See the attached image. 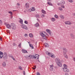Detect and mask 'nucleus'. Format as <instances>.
<instances>
[{
  "mask_svg": "<svg viewBox=\"0 0 75 75\" xmlns=\"http://www.w3.org/2000/svg\"><path fill=\"white\" fill-rule=\"evenodd\" d=\"M6 26L7 28L10 29V28H11L13 29V30H14L16 29V25L14 23H11V25L9 24H7L6 25Z\"/></svg>",
  "mask_w": 75,
  "mask_h": 75,
  "instance_id": "1",
  "label": "nucleus"
},
{
  "mask_svg": "<svg viewBox=\"0 0 75 75\" xmlns=\"http://www.w3.org/2000/svg\"><path fill=\"white\" fill-rule=\"evenodd\" d=\"M55 62L57 64L58 67H61L62 66V64L60 62V59L59 58H57L55 59Z\"/></svg>",
  "mask_w": 75,
  "mask_h": 75,
  "instance_id": "2",
  "label": "nucleus"
},
{
  "mask_svg": "<svg viewBox=\"0 0 75 75\" xmlns=\"http://www.w3.org/2000/svg\"><path fill=\"white\" fill-rule=\"evenodd\" d=\"M21 26H22V28H23V29H25V30H28V28L27 27V26L25 25L24 24H22Z\"/></svg>",
  "mask_w": 75,
  "mask_h": 75,
  "instance_id": "3",
  "label": "nucleus"
},
{
  "mask_svg": "<svg viewBox=\"0 0 75 75\" xmlns=\"http://www.w3.org/2000/svg\"><path fill=\"white\" fill-rule=\"evenodd\" d=\"M3 57V58L4 59H6L7 58V54L6 52H4Z\"/></svg>",
  "mask_w": 75,
  "mask_h": 75,
  "instance_id": "4",
  "label": "nucleus"
},
{
  "mask_svg": "<svg viewBox=\"0 0 75 75\" xmlns=\"http://www.w3.org/2000/svg\"><path fill=\"white\" fill-rule=\"evenodd\" d=\"M38 57V56H34V55H29V56H28V57H30V58L31 59H33V58H35V59H36L37 58V57Z\"/></svg>",
  "mask_w": 75,
  "mask_h": 75,
  "instance_id": "5",
  "label": "nucleus"
},
{
  "mask_svg": "<svg viewBox=\"0 0 75 75\" xmlns=\"http://www.w3.org/2000/svg\"><path fill=\"white\" fill-rule=\"evenodd\" d=\"M28 10L30 12H31V11H34L35 10V9L34 7H33L32 8Z\"/></svg>",
  "mask_w": 75,
  "mask_h": 75,
  "instance_id": "6",
  "label": "nucleus"
},
{
  "mask_svg": "<svg viewBox=\"0 0 75 75\" xmlns=\"http://www.w3.org/2000/svg\"><path fill=\"white\" fill-rule=\"evenodd\" d=\"M63 70L64 72H69V70L68 69H67L66 68H63Z\"/></svg>",
  "mask_w": 75,
  "mask_h": 75,
  "instance_id": "7",
  "label": "nucleus"
},
{
  "mask_svg": "<svg viewBox=\"0 0 75 75\" xmlns=\"http://www.w3.org/2000/svg\"><path fill=\"white\" fill-rule=\"evenodd\" d=\"M3 52H0V59H2L3 57Z\"/></svg>",
  "mask_w": 75,
  "mask_h": 75,
  "instance_id": "8",
  "label": "nucleus"
},
{
  "mask_svg": "<svg viewBox=\"0 0 75 75\" xmlns=\"http://www.w3.org/2000/svg\"><path fill=\"white\" fill-rule=\"evenodd\" d=\"M46 31L48 33H49L50 35H51V30L49 29H46Z\"/></svg>",
  "mask_w": 75,
  "mask_h": 75,
  "instance_id": "9",
  "label": "nucleus"
},
{
  "mask_svg": "<svg viewBox=\"0 0 75 75\" xmlns=\"http://www.w3.org/2000/svg\"><path fill=\"white\" fill-rule=\"evenodd\" d=\"M21 51H22V52L23 53H24V54H25V53H28V52H27V51L26 50H25L23 49Z\"/></svg>",
  "mask_w": 75,
  "mask_h": 75,
  "instance_id": "10",
  "label": "nucleus"
},
{
  "mask_svg": "<svg viewBox=\"0 0 75 75\" xmlns=\"http://www.w3.org/2000/svg\"><path fill=\"white\" fill-rule=\"evenodd\" d=\"M65 23L66 24H67L68 25H71V22H70V21H67L65 22Z\"/></svg>",
  "mask_w": 75,
  "mask_h": 75,
  "instance_id": "11",
  "label": "nucleus"
},
{
  "mask_svg": "<svg viewBox=\"0 0 75 75\" xmlns=\"http://www.w3.org/2000/svg\"><path fill=\"white\" fill-rule=\"evenodd\" d=\"M63 53L64 54H66V52H67V49L66 48H63Z\"/></svg>",
  "mask_w": 75,
  "mask_h": 75,
  "instance_id": "12",
  "label": "nucleus"
},
{
  "mask_svg": "<svg viewBox=\"0 0 75 75\" xmlns=\"http://www.w3.org/2000/svg\"><path fill=\"white\" fill-rule=\"evenodd\" d=\"M40 35H41L42 37H46V35H44L42 32L40 33Z\"/></svg>",
  "mask_w": 75,
  "mask_h": 75,
  "instance_id": "13",
  "label": "nucleus"
},
{
  "mask_svg": "<svg viewBox=\"0 0 75 75\" xmlns=\"http://www.w3.org/2000/svg\"><path fill=\"white\" fill-rule=\"evenodd\" d=\"M29 46L30 47H31V49H34V47L33 46V45L32 44H30L29 43Z\"/></svg>",
  "mask_w": 75,
  "mask_h": 75,
  "instance_id": "14",
  "label": "nucleus"
},
{
  "mask_svg": "<svg viewBox=\"0 0 75 75\" xmlns=\"http://www.w3.org/2000/svg\"><path fill=\"white\" fill-rule=\"evenodd\" d=\"M2 66L4 67H5L6 66V64L5 62H3L2 63Z\"/></svg>",
  "mask_w": 75,
  "mask_h": 75,
  "instance_id": "15",
  "label": "nucleus"
},
{
  "mask_svg": "<svg viewBox=\"0 0 75 75\" xmlns=\"http://www.w3.org/2000/svg\"><path fill=\"white\" fill-rule=\"evenodd\" d=\"M70 36L72 38H74V37H75V36L73 34H70Z\"/></svg>",
  "mask_w": 75,
  "mask_h": 75,
  "instance_id": "16",
  "label": "nucleus"
},
{
  "mask_svg": "<svg viewBox=\"0 0 75 75\" xmlns=\"http://www.w3.org/2000/svg\"><path fill=\"white\" fill-rule=\"evenodd\" d=\"M60 3L61 4H65V2L64 1L62 0L60 2Z\"/></svg>",
  "mask_w": 75,
  "mask_h": 75,
  "instance_id": "17",
  "label": "nucleus"
},
{
  "mask_svg": "<svg viewBox=\"0 0 75 75\" xmlns=\"http://www.w3.org/2000/svg\"><path fill=\"white\" fill-rule=\"evenodd\" d=\"M51 20L52 21H55V18H52L51 19Z\"/></svg>",
  "mask_w": 75,
  "mask_h": 75,
  "instance_id": "18",
  "label": "nucleus"
},
{
  "mask_svg": "<svg viewBox=\"0 0 75 75\" xmlns=\"http://www.w3.org/2000/svg\"><path fill=\"white\" fill-rule=\"evenodd\" d=\"M42 13H43V14H46V11H45L44 10V9H42Z\"/></svg>",
  "mask_w": 75,
  "mask_h": 75,
  "instance_id": "19",
  "label": "nucleus"
},
{
  "mask_svg": "<svg viewBox=\"0 0 75 75\" xmlns=\"http://www.w3.org/2000/svg\"><path fill=\"white\" fill-rule=\"evenodd\" d=\"M29 36L30 37H31V38H33V34L32 33L29 34Z\"/></svg>",
  "mask_w": 75,
  "mask_h": 75,
  "instance_id": "20",
  "label": "nucleus"
},
{
  "mask_svg": "<svg viewBox=\"0 0 75 75\" xmlns=\"http://www.w3.org/2000/svg\"><path fill=\"white\" fill-rule=\"evenodd\" d=\"M48 55L49 57H54V56L52 55V54H51V53H49V54H48Z\"/></svg>",
  "mask_w": 75,
  "mask_h": 75,
  "instance_id": "21",
  "label": "nucleus"
},
{
  "mask_svg": "<svg viewBox=\"0 0 75 75\" xmlns=\"http://www.w3.org/2000/svg\"><path fill=\"white\" fill-rule=\"evenodd\" d=\"M35 17H36V18H39L40 17V15L38 14H37L35 15Z\"/></svg>",
  "mask_w": 75,
  "mask_h": 75,
  "instance_id": "22",
  "label": "nucleus"
},
{
  "mask_svg": "<svg viewBox=\"0 0 75 75\" xmlns=\"http://www.w3.org/2000/svg\"><path fill=\"white\" fill-rule=\"evenodd\" d=\"M45 47H49V45H48V44L46 43L45 44Z\"/></svg>",
  "mask_w": 75,
  "mask_h": 75,
  "instance_id": "23",
  "label": "nucleus"
},
{
  "mask_svg": "<svg viewBox=\"0 0 75 75\" xmlns=\"http://www.w3.org/2000/svg\"><path fill=\"white\" fill-rule=\"evenodd\" d=\"M63 66L64 67V68H66V69H67V67H68L67 65H66V64H64L63 65Z\"/></svg>",
  "mask_w": 75,
  "mask_h": 75,
  "instance_id": "24",
  "label": "nucleus"
},
{
  "mask_svg": "<svg viewBox=\"0 0 75 75\" xmlns=\"http://www.w3.org/2000/svg\"><path fill=\"white\" fill-rule=\"evenodd\" d=\"M64 57L66 58H68V56L66 54V53L64 54Z\"/></svg>",
  "mask_w": 75,
  "mask_h": 75,
  "instance_id": "25",
  "label": "nucleus"
},
{
  "mask_svg": "<svg viewBox=\"0 0 75 75\" xmlns=\"http://www.w3.org/2000/svg\"><path fill=\"white\" fill-rule=\"evenodd\" d=\"M8 13H9L10 14L11 16H13V12H11V11H8Z\"/></svg>",
  "mask_w": 75,
  "mask_h": 75,
  "instance_id": "26",
  "label": "nucleus"
},
{
  "mask_svg": "<svg viewBox=\"0 0 75 75\" xmlns=\"http://www.w3.org/2000/svg\"><path fill=\"white\" fill-rule=\"evenodd\" d=\"M19 22H20V23H21V24L22 25L23 24V20H22V19L20 20L19 21Z\"/></svg>",
  "mask_w": 75,
  "mask_h": 75,
  "instance_id": "27",
  "label": "nucleus"
},
{
  "mask_svg": "<svg viewBox=\"0 0 75 75\" xmlns=\"http://www.w3.org/2000/svg\"><path fill=\"white\" fill-rule=\"evenodd\" d=\"M60 17H61V18H62V19H64V16L62 15H61Z\"/></svg>",
  "mask_w": 75,
  "mask_h": 75,
  "instance_id": "28",
  "label": "nucleus"
},
{
  "mask_svg": "<svg viewBox=\"0 0 75 75\" xmlns=\"http://www.w3.org/2000/svg\"><path fill=\"white\" fill-rule=\"evenodd\" d=\"M47 4H48V5H49L50 6H52V4H51V3L49 2H47Z\"/></svg>",
  "mask_w": 75,
  "mask_h": 75,
  "instance_id": "29",
  "label": "nucleus"
},
{
  "mask_svg": "<svg viewBox=\"0 0 75 75\" xmlns=\"http://www.w3.org/2000/svg\"><path fill=\"white\" fill-rule=\"evenodd\" d=\"M54 17L58 19V15H57L56 14H55L54 15Z\"/></svg>",
  "mask_w": 75,
  "mask_h": 75,
  "instance_id": "30",
  "label": "nucleus"
},
{
  "mask_svg": "<svg viewBox=\"0 0 75 75\" xmlns=\"http://www.w3.org/2000/svg\"><path fill=\"white\" fill-rule=\"evenodd\" d=\"M19 68L21 69V70H23V68L20 66H19L18 67Z\"/></svg>",
  "mask_w": 75,
  "mask_h": 75,
  "instance_id": "31",
  "label": "nucleus"
},
{
  "mask_svg": "<svg viewBox=\"0 0 75 75\" xmlns=\"http://www.w3.org/2000/svg\"><path fill=\"white\" fill-rule=\"evenodd\" d=\"M50 70L51 71H52L54 70V69L53 68V67H50Z\"/></svg>",
  "mask_w": 75,
  "mask_h": 75,
  "instance_id": "32",
  "label": "nucleus"
},
{
  "mask_svg": "<svg viewBox=\"0 0 75 75\" xmlns=\"http://www.w3.org/2000/svg\"><path fill=\"white\" fill-rule=\"evenodd\" d=\"M38 26H39V24L38 23H37L35 25V26L37 27Z\"/></svg>",
  "mask_w": 75,
  "mask_h": 75,
  "instance_id": "33",
  "label": "nucleus"
},
{
  "mask_svg": "<svg viewBox=\"0 0 75 75\" xmlns=\"http://www.w3.org/2000/svg\"><path fill=\"white\" fill-rule=\"evenodd\" d=\"M50 53L49 52H48V51H47L46 52V54H47V55H49V54H50Z\"/></svg>",
  "mask_w": 75,
  "mask_h": 75,
  "instance_id": "34",
  "label": "nucleus"
},
{
  "mask_svg": "<svg viewBox=\"0 0 75 75\" xmlns=\"http://www.w3.org/2000/svg\"><path fill=\"white\" fill-rule=\"evenodd\" d=\"M41 16L42 17H45V15L41 14Z\"/></svg>",
  "mask_w": 75,
  "mask_h": 75,
  "instance_id": "35",
  "label": "nucleus"
},
{
  "mask_svg": "<svg viewBox=\"0 0 75 75\" xmlns=\"http://www.w3.org/2000/svg\"><path fill=\"white\" fill-rule=\"evenodd\" d=\"M34 68L33 67V69H36V68H37V67H36V66H34Z\"/></svg>",
  "mask_w": 75,
  "mask_h": 75,
  "instance_id": "36",
  "label": "nucleus"
},
{
  "mask_svg": "<svg viewBox=\"0 0 75 75\" xmlns=\"http://www.w3.org/2000/svg\"><path fill=\"white\" fill-rule=\"evenodd\" d=\"M24 23L25 24H28V22H27V21H24Z\"/></svg>",
  "mask_w": 75,
  "mask_h": 75,
  "instance_id": "37",
  "label": "nucleus"
},
{
  "mask_svg": "<svg viewBox=\"0 0 75 75\" xmlns=\"http://www.w3.org/2000/svg\"><path fill=\"white\" fill-rule=\"evenodd\" d=\"M68 1H69V2H70V3H72V2H73L72 0H68Z\"/></svg>",
  "mask_w": 75,
  "mask_h": 75,
  "instance_id": "38",
  "label": "nucleus"
},
{
  "mask_svg": "<svg viewBox=\"0 0 75 75\" xmlns=\"http://www.w3.org/2000/svg\"><path fill=\"white\" fill-rule=\"evenodd\" d=\"M44 37L43 38V39H44V40H47V37H46V36H45V37Z\"/></svg>",
  "mask_w": 75,
  "mask_h": 75,
  "instance_id": "39",
  "label": "nucleus"
},
{
  "mask_svg": "<svg viewBox=\"0 0 75 75\" xmlns=\"http://www.w3.org/2000/svg\"><path fill=\"white\" fill-rule=\"evenodd\" d=\"M61 6L62 8H65V7L64 6V5H62Z\"/></svg>",
  "mask_w": 75,
  "mask_h": 75,
  "instance_id": "40",
  "label": "nucleus"
},
{
  "mask_svg": "<svg viewBox=\"0 0 75 75\" xmlns=\"http://www.w3.org/2000/svg\"><path fill=\"white\" fill-rule=\"evenodd\" d=\"M18 47H19V48H21V43H20L18 45Z\"/></svg>",
  "mask_w": 75,
  "mask_h": 75,
  "instance_id": "41",
  "label": "nucleus"
},
{
  "mask_svg": "<svg viewBox=\"0 0 75 75\" xmlns=\"http://www.w3.org/2000/svg\"><path fill=\"white\" fill-rule=\"evenodd\" d=\"M59 10H61V11H62V8H59Z\"/></svg>",
  "mask_w": 75,
  "mask_h": 75,
  "instance_id": "42",
  "label": "nucleus"
},
{
  "mask_svg": "<svg viewBox=\"0 0 75 75\" xmlns=\"http://www.w3.org/2000/svg\"><path fill=\"white\" fill-rule=\"evenodd\" d=\"M23 75H25V71H23Z\"/></svg>",
  "mask_w": 75,
  "mask_h": 75,
  "instance_id": "43",
  "label": "nucleus"
},
{
  "mask_svg": "<svg viewBox=\"0 0 75 75\" xmlns=\"http://www.w3.org/2000/svg\"><path fill=\"white\" fill-rule=\"evenodd\" d=\"M50 68H53V65H50Z\"/></svg>",
  "mask_w": 75,
  "mask_h": 75,
  "instance_id": "44",
  "label": "nucleus"
},
{
  "mask_svg": "<svg viewBox=\"0 0 75 75\" xmlns=\"http://www.w3.org/2000/svg\"><path fill=\"white\" fill-rule=\"evenodd\" d=\"M72 15L73 16H75V13H72Z\"/></svg>",
  "mask_w": 75,
  "mask_h": 75,
  "instance_id": "45",
  "label": "nucleus"
},
{
  "mask_svg": "<svg viewBox=\"0 0 75 75\" xmlns=\"http://www.w3.org/2000/svg\"><path fill=\"white\" fill-rule=\"evenodd\" d=\"M3 23V22L1 21V20H0V24H1Z\"/></svg>",
  "mask_w": 75,
  "mask_h": 75,
  "instance_id": "46",
  "label": "nucleus"
},
{
  "mask_svg": "<svg viewBox=\"0 0 75 75\" xmlns=\"http://www.w3.org/2000/svg\"><path fill=\"white\" fill-rule=\"evenodd\" d=\"M27 3L25 4V6H26L27 7H28V6H27Z\"/></svg>",
  "mask_w": 75,
  "mask_h": 75,
  "instance_id": "47",
  "label": "nucleus"
},
{
  "mask_svg": "<svg viewBox=\"0 0 75 75\" xmlns=\"http://www.w3.org/2000/svg\"><path fill=\"white\" fill-rule=\"evenodd\" d=\"M37 75H40V73H39V72H37Z\"/></svg>",
  "mask_w": 75,
  "mask_h": 75,
  "instance_id": "48",
  "label": "nucleus"
},
{
  "mask_svg": "<svg viewBox=\"0 0 75 75\" xmlns=\"http://www.w3.org/2000/svg\"><path fill=\"white\" fill-rule=\"evenodd\" d=\"M16 43H13V46H15V45H16Z\"/></svg>",
  "mask_w": 75,
  "mask_h": 75,
  "instance_id": "49",
  "label": "nucleus"
},
{
  "mask_svg": "<svg viewBox=\"0 0 75 75\" xmlns=\"http://www.w3.org/2000/svg\"><path fill=\"white\" fill-rule=\"evenodd\" d=\"M65 75H69V74L68 73H66Z\"/></svg>",
  "mask_w": 75,
  "mask_h": 75,
  "instance_id": "50",
  "label": "nucleus"
},
{
  "mask_svg": "<svg viewBox=\"0 0 75 75\" xmlns=\"http://www.w3.org/2000/svg\"><path fill=\"white\" fill-rule=\"evenodd\" d=\"M38 57L37 58V59H38V60H39L38 59H39V55H38Z\"/></svg>",
  "mask_w": 75,
  "mask_h": 75,
  "instance_id": "51",
  "label": "nucleus"
},
{
  "mask_svg": "<svg viewBox=\"0 0 75 75\" xmlns=\"http://www.w3.org/2000/svg\"><path fill=\"white\" fill-rule=\"evenodd\" d=\"M25 37H26V36H27V34H25Z\"/></svg>",
  "mask_w": 75,
  "mask_h": 75,
  "instance_id": "52",
  "label": "nucleus"
},
{
  "mask_svg": "<svg viewBox=\"0 0 75 75\" xmlns=\"http://www.w3.org/2000/svg\"><path fill=\"white\" fill-rule=\"evenodd\" d=\"M9 57H11V58H13V57L11 56H9Z\"/></svg>",
  "mask_w": 75,
  "mask_h": 75,
  "instance_id": "53",
  "label": "nucleus"
},
{
  "mask_svg": "<svg viewBox=\"0 0 75 75\" xmlns=\"http://www.w3.org/2000/svg\"><path fill=\"white\" fill-rule=\"evenodd\" d=\"M12 59H13V60L15 61V59L14 58V57H13Z\"/></svg>",
  "mask_w": 75,
  "mask_h": 75,
  "instance_id": "54",
  "label": "nucleus"
},
{
  "mask_svg": "<svg viewBox=\"0 0 75 75\" xmlns=\"http://www.w3.org/2000/svg\"><path fill=\"white\" fill-rule=\"evenodd\" d=\"M17 5H18V6H20V4H19V3H17Z\"/></svg>",
  "mask_w": 75,
  "mask_h": 75,
  "instance_id": "55",
  "label": "nucleus"
},
{
  "mask_svg": "<svg viewBox=\"0 0 75 75\" xmlns=\"http://www.w3.org/2000/svg\"><path fill=\"white\" fill-rule=\"evenodd\" d=\"M73 59L74 61H75V57H74L73 58Z\"/></svg>",
  "mask_w": 75,
  "mask_h": 75,
  "instance_id": "56",
  "label": "nucleus"
},
{
  "mask_svg": "<svg viewBox=\"0 0 75 75\" xmlns=\"http://www.w3.org/2000/svg\"><path fill=\"white\" fill-rule=\"evenodd\" d=\"M0 40L1 41H2V39L0 37Z\"/></svg>",
  "mask_w": 75,
  "mask_h": 75,
  "instance_id": "57",
  "label": "nucleus"
},
{
  "mask_svg": "<svg viewBox=\"0 0 75 75\" xmlns=\"http://www.w3.org/2000/svg\"><path fill=\"white\" fill-rule=\"evenodd\" d=\"M46 35H47V36H48H48H49V35H48V34L46 33Z\"/></svg>",
  "mask_w": 75,
  "mask_h": 75,
  "instance_id": "58",
  "label": "nucleus"
},
{
  "mask_svg": "<svg viewBox=\"0 0 75 75\" xmlns=\"http://www.w3.org/2000/svg\"><path fill=\"white\" fill-rule=\"evenodd\" d=\"M47 1H51V0H47Z\"/></svg>",
  "mask_w": 75,
  "mask_h": 75,
  "instance_id": "59",
  "label": "nucleus"
},
{
  "mask_svg": "<svg viewBox=\"0 0 75 75\" xmlns=\"http://www.w3.org/2000/svg\"><path fill=\"white\" fill-rule=\"evenodd\" d=\"M37 20H38V21H40V20H39L38 18H37Z\"/></svg>",
  "mask_w": 75,
  "mask_h": 75,
  "instance_id": "60",
  "label": "nucleus"
},
{
  "mask_svg": "<svg viewBox=\"0 0 75 75\" xmlns=\"http://www.w3.org/2000/svg\"><path fill=\"white\" fill-rule=\"evenodd\" d=\"M38 55V54H35V56H36V55Z\"/></svg>",
  "mask_w": 75,
  "mask_h": 75,
  "instance_id": "61",
  "label": "nucleus"
},
{
  "mask_svg": "<svg viewBox=\"0 0 75 75\" xmlns=\"http://www.w3.org/2000/svg\"><path fill=\"white\" fill-rule=\"evenodd\" d=\"M13 18V16H11V18Z\"/></svg>",
  "mask_w": 75,
  "mask_h": 75,
  "instance_id": "62",
  "label": "nucleus"
},
{
  "mask_svg": "<svg viewBox=\"0 0 75 75\" xmlns=\"http://www.w3.org/2000/svg\"><path fill=\"white\" fill-rule=\"evenodd\" d=\"M38 61L39 62H40V61L39 60H38Z\"/></svg>",
  "mask_w": 75,
  "mask_h": 75,
  "instance_id": "63",
  "label": "nucleus"
},
{
  "mask_svg": "<svg viewBox=\"0 0 75 75\" xmlns=\"http://www.w3.org/2000/svg\"><path fill=\"white\" fill-rule=\"evenodd\" d=\"M16 11V10H13V11Z\"/></svg>",
  "mask_w": 75,
  "mask_h": 75,
  "instance_id": "64",
  "label": "nucleus"
}]
</instances>
